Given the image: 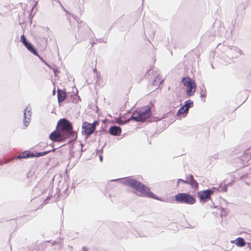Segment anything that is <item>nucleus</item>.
<instances>
[{
  "label": "nucleus",
  "mask_w": 251,
  "mask_h": 251,
  "mask_svg": "<svg viewBox=\"0 0 251 251\" xmlns=\"http://www.w3.org/2000/svg\"><path fill=\"white\" fill-rule=\"evenodd\" d=\"M75 20L78 22V37L82 40H85L88 37V34L92 31L91 28L82 22L80 23L75 18Z\"/></svg>",
  "instance_id": "7ed1b4c3"
},
{
  "label": "nucleus",
  "mask_w": 251,
  "mask_h": 251,
  "mask_svg": "<svg viewBox=\"0 0 251 251\" xmlns=\"http://www.w3.org/2000/svg\"><path fill=\"white\" fill-rule=\"evenodd\" d=\"M248 247L251 250V243L249 242L247 243Z\"/></svg>",
  "instance_id": "3c124183"
},
{
  "label": "nucleus",
  "mask_w": 251,
  "mask_h": 251,
  "mask_svg": "<svg viewBox=\"0 0 251 251\" xmlns=\"http://www.w3.org/2000/svg\"><path fill=\"white\" fill-rule=\"evenodd\" d=\"M57 92L58 103L59 105H60V103L63 102L67 97V95L64 89L58 88Z\"/></svg>",
  "instance_id": "4468645a"
},
{
  "label": "nucleus",
  "mask_w": 251,
  "mask_h": 251,
  "mask_svg": "<svg viewBox=\"0 0 251 251\" xmlns=\"http://www.w3.org/2000/svg\"><path fill=\"white\" fill-rule=\"evenodd\" d=\"M132 120L134 122H139L140 121H142V119L141 118V114L139 111V110H135L131 116L127 119V121Z\"/></svg>",
  "instance_id": "2eb2a0df"
},
{
  "label": "nucleus",
  "mask_w": 251,
  "mask_h": 251,
  "mask_svg": "<svg viewBox=\"0 0 251 251\" xmlns=\"http://www.w3.org/2000/svg\"><path fill=\"white\" fill-rule=\"evenodd\" d=\"M81 100V99L80 97L77 94H71L70 95V98L68 100V102H72V103L76 104L78 103L79 101Z\"/></svg>",
  "instance_id": "5701e85b"
},
{
  "label": "nucleus",
  "mask_w": 251,
  "mask_h": 251,
  "mask_svg": "<svg viewBox=\"0 0 251 251\" xmlns=\"http://www.w3.org/2000/svg\"><path fill=\"white\" fill-rule=\"evenodd\" d=\"M36 56H37L40 59V60L43 62L44 63V64L46 65V66H49V63L45 60L44 59V58L41 57L39 54L38 53V55H36Z\"/></svg>",
  "instance_id": "e433bc0d"
},
{
  "label": "nucleus",
  "mask_w": 251,
  "mask_h": 251,
  "mask_svg": "<svg viewBox=\"0 0 251 251\" xmlns=\"http://www.w3.org/2000/svg\"><path fill=\"white\" fill-rule=\"evenodd\" d=\"M80 145H81V152H82V151H83V144H82V143H80Z\"/></svg>",
  "instance_id": "5fc2aeb1"
},
{
  "label": "nucleus",
  "mask_w": 251,
  "mask_h": 251,
  "mask_svg": "<svg viewBox=\"0 0 251 251\" xmlns=\"http://www.w3.org/2000/svg\"><path fill=\"white\" fill-rule=\"evenodd\" d=\"M130 111H131V109H130V110H128V111L126 112V113H125L124 115H123L122 116V117H123V118H125V116H126V115H127V114H128L129 113H130Z\"/></svg>",
  "instance_id": "49530a36"
},
{
  "label": "nucleus",
  "mask_w": 251,
  "mask_h": 251,
  "mask_svg": "<svg viewBox=\"0 0 251 251\" xmlns=\"http://www.w3.org/2000/svg\"><path fill=\"white\" fill-rule=\"evenodd\" d=\"M58 2L59 3V4L60 5L61 7V8L64 11H66V9L65 8V7L62 5V4H61V3L58 1Z\"/></svg>",
  "instance_id": "79ce46f5"
},
{
  "label": "nucleus",
  "mask_w": 251,
  "mask_h": 251,
  "mask_svg": "<svg viewBox=\"0 0 251 251\" xmlns=\"http://www.w3.org/2000/svg\"><path fill=\"white\" fill-rule=\"evenodd\" d=\"M93 71H94V73H96V76H97V77H98V72H97V70L96 68L94 69Z\"/></svg>",
  "instance_id": "8fccbe9b"
},
{
  "label": "nucleus",
  "mask_w": 251,
  "mask_h": 251,
  "mask_svg": "<svg viewBox=\"0 0 251 251\" xmlns=\"http://www.w3.org/2000/svg\"><path fill=\"white\" fill-rule=\"evenodd\" d=\"M188 183L191 187L195 190H198L199 188V183L197 180L194 178L192 175H188Z\"/></svg>",
  "instance_id": "dca6fc26"
},
{
  "label": "nucleus",
  "mask_w": 251,
  "mask_h": 251,
  "mask_svg": "<svg viewBox=\"0 0 251 251\" xmlns=\"http://www.w3.org/2000/svg\"><path fill=\"white\" fill-rule=\"evenodd\" d=\"M231 243H234L237 247H243L246 245V242L242 237H238L235 240L231 241Z\"/></svg>",
  "instance_id": "4be33fe9"
},
{
  "label": "nucleus",
  "mask_w": 251,
  "mask_h": 251,
  "mask_svg": "<svg viewBox=\"0 0 251 251\" xmlns=\"http://www.w3.org/2000/svg\"><path fill=\"white\" fill-rule=\"evenodd\" d=\"M227 187L228 186L226 185V184H225L222 188V189H221V190L220 191V192H226L227 191Z\"/></svg>",
  "instance_id": "ea45409f"
},
{
  "label": "nucleus",
  "mask_w": 251,
  "mask_h": 251,
  "mask_svg": "<svg viewBox=\"0 0 251 251\" xmlns=\"http://www.w3.org/2000/svg\"><path fill=\"white\" fill-rule=\"evenodd\" d=\"M31 108L28 109L27 106L24 111L23 124L25 126H27L29 125L31 121Z\"/></svg>",
  "instance_id": "9d476101"
},
{
  "label": "nucleus",
  "mask_w": 251,
  "mask_h": 251,
  "mask_svg": "<svg viewBox=\"0 0 251 251\" xmlns=\"http://www.w3.org/2000/svg\"><path fill=\"white\" fill-rule=\"evenodd\" d=\"M100 130H97V131H95V135H99V136H101V132H100V133H99V132H100Z\"/></svg>",
  "instance_id": "37998d69"
},
{
  "label": "nucleus",
  "mask_w": 251,
  "mask_h": 251,
  "mask_svg": "<svg viewBox=\"0 0 251 251\" xmlns=\"http://www.w3.org/2000/svg\"><path fill=\"white\" fill-rule=\"evenodd\" d=\"M221 186H222V183H221L219 185V187H213L211 188H208L207 189H208V190H210V191H211V192H210V194L211 195H213L214 193V192L220 191V187Z\"/></svg>",
  "instance_id": "473e14b6"
},
{
  "label": "nucleus",
  "mask_w": 251,
  "mask_h": 251,
  "mask_svg": "<svg viewBox=\"0 0 251 251\" xmlns=\"http://www.w3.org/2000/svg\"><path fill=\"white\" fill-rule=\"evenodd\" d=\"M74 147L73 145L71 147H70V152H69V154H70V159H71V158L72 157H74V151H72V148Z\"/></svg>",
  "instance_id": "58836bf2"
},
{
  "label": "nucleus",
  "mask_w": 251,
  "mask_h": 251,
  "mask_svg": "<svg viewBox=\"0 0 251 251\" xmlns=\"http://www.w3.org/2000/svg\"><path fill=\"white\" fill-rule=\"evenodd\" d=\"M56 150V148H53L52 150L43 151L42 152H38L37 151H34L33 152V157H39L41 156H43L51 151H54Z\"/></svg>",
  "instance_id": "412c9836"
},
{
  "label": "nucleus",
  "mask_w": 251,
  "mask_h": 251,
  "mask_svg": "<svg viewBox=\"0 0 251 251\" xmlns=\"http://www.w3.org/2000/svg\"><path fill=\"white\" fill-rule=\"evenodd\" d=\"M50 69H51L52 70V68H55V66L53 65H50L49 64V66H47Z\"/></svg>",
  "instance_id": "c03bdc74"
},
{
  "label": "nucleus",
  "mask_w": 251,
  "mask_h": 251,
  "mask_svg": "<svg viewBox=\"0 0 251 251\" xmlns=\"http://www.w3.org/2000/svg\"><path fill=\"white\" fill-rule=\"evenodd\" d=\"M52 187H53V184H51V183H50V184H49V186L48 187V189H50L49 196H48L47 198L45 200H44V203L45 204H47L48 203V200L50 199L52 197V195L51 194L52 192V191H51V192H50L51 189L52 188Z\"/></svg>",
  "instance_id": "c85d7f7f"
},
{
  "label": "nucleus",
  "mask_w": 251,
  "mask_h": 251,
  "mask_svg": "<svg viewBox=\"0 0 251 251\" xmlns=\"http://www.w3.org/2000/svg\"><path fill=\"white\" fill-rule=\"evenodd\" d=\"M121 114H120V116H121ZM120 118V117L117 118L116 121L117 124H118L120 125H123L124 124H127L130 121H127V119L123 120H121Z\"/></svg>",
  "instance_id": "7c9ffc66"
},
{
  "label": "nucleus",
  "mask_w": 251,
  "mask_h": 251,
  "mask_svg": "<svg viewBox=\"0 0 251 251\" xmlns=\"http://www.w3.org/2000/svg\"><path fill=\"white\" fill-rule=\"evenodd\" d=\"M212 205H213L215 208H217L218 207H219V206H215L214 202L212 201Z\"/></svg>",
  "instance_id": "bf43d9fd"
},
{
  "label": "nucleus",
  "mask_w": 251,
  "mask_h": 251,
  "mask_svg": "<svg viewBox=\"0 0 251 251\" xmlns=\"http://www.w3.org/2000/svg\"><path fill=\"white\" fill-rule=\"evenodd\" d=\"M163 81V80H161V78L159 75H157L154 78L153 80L151 82V85L154 86H158V84H161Z\"/></svg>",
  "instance_id": "393cba45"
},
{
  "label": "nucleus",
  "mask_w": 251,
  "mask_h": 251,
  "mask_svg": "<svg viewBox=\"0 0 251 251\" xmlns=\"http://www.w3.org/2000/svg\"><path fill=\"white\" fill-rule=\"evenodd\" d=\"M20 41L22 43V44L24 45L25 43H26L28 40L26 38L25 35L23 34L20 37Z\"/></svg>",
  "instance_id": "c9c22d12"
},
{
  "label": "nucleus",
  "mask_w": 251,
  "mask_h": 251,
  "mask_svg": "<svg viewBox=\"0 0 251 251\" xmlns=\"http://www.w3.org/2000/svg\"><path fill=\"white\" fill-rule=\"evenodd\" d=\"M183 106L186 108V109L188 110L192 108L194 105L193 101L191 100H186L183 103Z\"/></svg>",
  "instance_id": "cd10ccee"
},
{
  "label": "nucleus",
  "mask_w": 251,
  "mask_h": 251,
  "mask_svg": "<svg viewBox=\"0 0 251 251\" xmlns=\"http://www.w3.org/2000/svg\"><path fill=\"white\" fill-rule=\"evenodd\" d=\"M95 121L92 123L86 121L82 123L81 133L86 136V138H88L91 134L94 132L95 130Z\"/></svg>",
  "instance_id": "39448f33"
},
{
  "label": "nucleus",
  "mask_w": 251,
  "mask_h": 251,
  "mask_svg": "<svg viewBox=\"0 0 251 251\" xmlns=\"http://www.w3.org/2000/svg\"><path fill=\"white\" fill-rule=\"evenodd\" d=\"M52 71L53 72L54 76H56L57 74L60 72L59 70H58L56 66H55V68H52Z\"/></svg>",
  "instance_id": "4c0bfd02"
},
{
  "label": "nucleus",
  "mask_w": 251,
  "mask_h": 251,
  "mask_svg": "<svg viewBox=\"0 0 251 251\" xmlns=\"http://www.w3.org/2000/svg\"><path fill=\"white\" fill-rule=\"evenodd\" d=\"M30 174H31V173L30 172H28V173H26V176L27 178H29Z\"/></svg>",
  "instance_id": "de8ad7c7"
},
{
  "label": "nucleus",
  "mask_w": 251,
  "mask_h": 251,
  "mask_svg": "<svg viewBox=\"0 0 251 251\" xmlns=\"http://www.w3.org/2000/svg\"><path fill=\"white\" fill-rule=\"evenodd\" d=\"M56 127H58V129L64 134L73 127L72 123L66 118L60 119L57 123Z\"/></svg>",
  "instance_id": "20e7f679"
},
{
  "label": "nucleus",
  "mask_w": 251,
  "mask_h": 251,
  "mask_svg": "<svg viewBox=\"0 0 251 251\" xmlns=\"http://www.w3.org/2000/svg\"><path fill=\"white\" fill-rule=\"evenodd\" d=\"M230 50L233 52L232 55H231L232 58L238 57L239 55L244 54L242 51L238 48L235 46H231L230 49Z\"/></svg>",
  "instance_id": "aec40b11"
},
{
  "label": "nucleus",
  "mask_w": 251,
  "mask_h": 251,
  "mask_svg": "<svg viewBox=\"0 0 251 251\" xmlns=\"http://www.w3.org/2000/svg\"><path fill=\"white\" fill-rule=\"evenodd\" d=\"M211 67L213 69L214 68V67H213V65L212 64H211Z\"/></svg>",
  "instance_id": "774afa93"
},
{
  "label": "nucleus",
  "mask_w": 251,
  "mask_h": 251,
  "mask_svg": "<svg viewBox=\"0 0 251 251\" xmlns=\"http://www.w3.org/2000/svg\"><path fill=\"white\" fill-rule=\"evenodd\" d=\"M126 103L125 104L124 106H123V108H125V107H126Z\"/></svg>",
  "instance_id": "69168bd1"
},
{
  "label": "nucleus",
  "mask_w": 251,
  "mask_h": 251,
  "mask_svg": "<svg viewBox=\"0 0 251 251\" xmlns=\"http://www.w3.org/2000/svg\"><path fill=\"white\" fill-rule=\"evenodd\" d=\"M181 82L185 87H189L196 84L194 80L191 78L189 76L182 77Z\"/></svg>",
  "instance_id": "f3484780"
},
{
  "label": "nucleus",
  "mask_w": 251,
  "mask_h": 251,
  "mask_svg": "<svg viewBox=\"0 0 251 251\" xmlns=\"http://www.w3.org/2000/svg\"><path fill=\"white\" fill-rule=\"evenodd\" d=\"M108 132L112 136H117L122 132L121 128L116 125H112L109 128Z\"/></svg>",
  "instance_id": "f8f14e48"
},
{
  "label": "nucleus",
  "mask_w": 251,
  "mask_h": 251,
  "mask_svg": "<svg viewBox=\"0 0 251 251\" xmlns=\"http://www.w3.org/2000/svg\"><path fill=\"white\" fill-rule=\"evenodd\" d=\"M251 157V151L250 150L248 149L244 151V155L242 156L243 158H246V160H248L249 158Z\"/></svg>",
  "instance_id": "2f4dec72"
},
{
  "label": "nucleus",
  "mask_w": 251,
  "mask_h": 251,
  "mask_svg": "<svg viewBox=\"0 0 251 251\" xmlns=\"http://www.w3.org/2000/svg\"><path fill=\"white\" fill-rule=\"evenodd\" d=\"M24 45L28 51L33 53L34 55H38V51L30 42L28 41L26 43L24 44Z\"/></svg>",
  "instance_id": "6ab92c4d"
},
{
  "label": "nucleus",
  "mask_w": 251,
  "mask_h": 251,
  "mask_svg": "<svg viewBox=\"0 0 251 251\" xmlns=\"http://www.w3.org/2000/svg\"><path fill=\"white\" fill-rule=\"evenodd\" d=\"M98 40L100 43H101V42H103V40L102 38H100V39H98Z\"/></svg>",
  "instance_id": "864d4df0"
},
{
  "label": "nucleus",
  "mask_w": 251,
  "mask_h": 251,
  "mask_svg": "<svg viewBox=\"0 0 251 251\" xmlns=\"http://www.w3.org/2000/svg\"><path fill=\"white\" fill-rule=\"evenodd\" d=\"M65 137V141L67 138H71L68 141V143H71L72 142H75L77 137V132L75 130H73V128L68 131L64 134Z\"/></svg>",
  "instance_id": "9b49d317"
},
{
  "label": "nucleus",
  "mask_w": 251,
  "mask_h": 251,
  "mask_svg": "<svg viewBox=\"0 0 251 251\" xmlns=\"http://www.w3.org/2000/svg\"><path fill=\"white\" fill-rule=\"evenodd\" d=\"M50 146L52 147L53 148L54 144L52 143L50 144Z\"/></svg>",
  "instance_id": "052dcab7"
},
{
  "label": "nucleus",
  "mask_w": 251,
  "mask_h": 251,
  "mask_svg": "<svg viewBox=\"0 0 251 251\" xmlns=\"http://www.w3.org/2000/svg\"><path fill=\"white\" fill-rule=\"evenodd\" d=\"M218 209L221 210V217H223V216L226 217V216L227 212L224 208L219 206V208Z\"/></svg>",
  "instance_id": "f704fd0d"
},
{
  "label": "nucleus",
  "mask_w": 251,
  "mask_h": 251,
  "mask_svg": "<svg viewBox=\"0 0 251 251\" xmlns=\"http://www.w3.org/2000/svg\"><path fill=\"white\" fill-rule=\"evenodd\" d=\"M251 234H249V237L248 238H249L251 239Z\"/></svg>",
  "instance_id": "0e129e2a"
},
{
  "label": "nucleus",
  "mask_w": 251,
  "mask_h": 251,
  "mask_svg": "<svg viewBox=\"0 0 251 251\" xmlns=\"http://www.w3.org/2000/svg\"><path fill=\"white\" fill-rule=\"evenodd\" d=\"M188 110L186 109V108L183 106V105H181L180 107L179 108L178 110L177 111L176 116L178 117L180 115L183 114L186 112L188 113Z\"/></svg>",
  "instance_id": "c756f323"
},
{
  "label": "nucleus",
  "mask_w": 251,
  "mask_h": 251,
  "mask_svg": "<svg viewBox=\"0 0 251 251\" xmlns=\"http://www.w3.org/2000/svg\"><path fill=\"white\" fill-rule=\"evenodd\" d=\"M106 145V143L101 147V148L100 149H97L96 151L97 154L99 156L100 161V162H102L103 161V156H102V153H103V150L104 147Z\"/></svg>",
  "instance_id": "a878e982"
},
{
  "label": "nucleus",
  "mask_w": 251,
  "mask_h": 251,
  "mask_svg": "<svg viewBox=\"0 0 251 251\" xmlns=\"http://www.w3.org/2000/svg\"><path fill=\"white\" fill-rule=\"evenodd\" d=\"M200 97L201 98H204L206 97L207 93L205 87L204 85H201L200 86Z\"/></svg>",
  "instance_id": "bb28decb"
},
{
  "label": "nucleus",
  "mask_w": 251,
  "mask_h": 251,
  "mask_svg": "<svg viewBox=\"0 0 251 251\" xmlns=\"http://www.w3.org/2000/svg\"><path fill=\"white\" fill-rule=\"evenodd\" d=\"M112 181H120L125 186H128L141 194L142 196L151 198L160 201H165L163 198L158 197L151 191L150 188L141 182L129 176L123 178L114 179Z\"/></svg>",
  "instance_id": "f257e3e1"
},
{
  "label": "nucleus",
  "mask_w": 251,
  "mask_h": 251,
  "mask_svg": "<svg viewBox=\"0 0 251 251\" xmlns=\"http://www.w3.org/2000/svg\"><path fill=\"white\" fill-rule=\"evenodd\" d=\"M233 183V181H231L230 182H228L227 183V184H226V185L227 186H231L232 185Z\"/></svg>",
  "instance_id": "09e8293b"
},
{
  "label": "nucleus",
  "mask_w": 251,
  "mask_h": 251,
  "mask_svg": "<svg viewBox=\"0 0 251 251\" xmlns=\"http://www.w3.org/2000/svg\"><path fill=\"white\" fill-rule=\"evenodd\" d=\"M139 110L140 114H141V118L143 121L150 117L151 111L149 106L143 107Z\"/></svg>",
  "instance_id": "ddd939ff"
},
{
  "label": "nucleus",
  "mask_w": 251,
  "mask_h": 251,
  "mask_svg": "<svg viewBox=\"0 0 251 251\" xmlns=\"http://www.w3.org/2000/svg\"><path fill=\"white\" fill-rule=\"evenodd\" d=\"M65 13H66V15H71L70 12L68 11H67V10H66V11H65Z\"/></svg>",
  "instance_id": "6e6d98bb"
},
{
  "label": "nucleus",
  "mask_w": 251,
  "mask_h": 251,
  "mask_svg": "<svg viewBox=\"0 0 251 251\" xmlns=\"http://www.w3.org/2000/svg\"><path fill=\"white\" fill-rule=\"evenodd\" d=\"M154 34H155V32L153 31V32H152V33L151 36H152V37H154Z\"/></svg>",
  "instance_id": "680f3d73"
},
{
  "label": "nucleus",
  "mask_w": 251,
  "mask_h": 251,
  "mask_svg": "<svg viewBox=\"0 0 251 251\" xmlns=\"http://www.w3.org/2000/svg\"><path fill=\"white\" fill-rule=\"evenodd\" d=\"M82 250L83 251H88L87 248L84 247H82Z\"/></svg>",
  "instance_id": "603ef678"
},
{
  "label": "nucleus",
  "mask_w": 251,
  "mask_h": 251,
  "mask_svg": "<svg viewBox=\"0 0 251 251\" xmlns=\"http://www.w3.org/2000/svg\"><path fill=\"white\" fill-rule=\"evenodd\" d=\"M91 47H92L96 44V43L94 42H91Z\"/></svg>",
  "instance_id": "4d7b16f0"
},
{
  "label": "nucleus",
  "mask_w": 251,
  "mask_h": 251,
  "mask_svg": "<svg viewBox=\"0 0 251 251\" xmlns=\"http://www.w3.org/2000/svg\"><path fill=\"white\" fill-rule=\"evenodd\" d=\"M101 130L102 132L105 133H107L108 132V131H107V130L106 129H105L104 128H103L102 127H101Z\"/></svg>",
  "instance_id": "a18cd8bd"
},
{
  "label": "nucleus",
  "mask_w": 251,
  "mask_h": 251,
  "mask_svg": "<svg viewBox=\"0 0 251 251\" xmlns=\"http://www.w3.org/2000/svg\"><path fill=\"white\" fill-rule=\"evenodd\" d=\"M218 158H219V154L218 153H215L213 155L210 156L209 157V159H210L211 158H214L215 159H218Z\"/></svg>",
  "instance_id": "a19ab883"
},
{
  "label": "nucleus",
  "mask_w": 251,
  "mask_h": 251,
  "mask_svg": "<svg viewBox=\"0 0 251 251\" xmlns=\"http://www.w3.org/2000/svg\"><path fill=\"white\" fill-rule=\"evenodd\" d=\"M243 159H240V158H237L236 159V161H238V160H243Z\"/></svg>",
  "instance_id": "e2e57ef3"
},
{
  "label": "nucleus",
  "mask_w": 251,
  "mask_h": 251,
  "mask_svg": "<svg viewBox=\"0 0 251 251\" xmlns=\"http://www.w3.org/2000/svg\"><path fill=\"white\" fill-rule=\"evenodd\" d=\"M59 130L56 128L50 133L49 138L52 142L63 143L65 142L64 134L63 132H60Z\"/></svg>",
  "instance_id": "0eeeda50"
},
{
  "label": "nucleus",
  "mask_w": 251,
  "mask_h": 251,
  "mask_svg": "<svg viewBox=\"0 0 251 251\" xmlns=\"http://www.w3.org/2000/svg\"><path fill=\"white\" fill-rule=\"evenodd\" d=\"M174 200L176 203L193 205L196 202L195 195L190 194L189 192L178 193L174 196Z\"/></svg>",
  "instance_id": "f03ea898"
},
{
  "label": "nucleus",
  "mask_w": 251,
  "mask_h": 251,
  "mask_svg": "<svg viewBox=\"0 0 251 251\" xmlns=\"http://www.w3.org/2000/svg\"><path fill=\"white\" fill-rule=\"evenodd\" d=\"M240 179L243 180L248 185H251V168H248V170L243 171L239 174Z\"/></svg>",
  "instance_id": "1a4fd4ad"
},
{
  "label": "nucleus",
  "mask_w": 251,
  "mask_h": 251,
  "mask_svg": "<svg viewBox=\"0 0 251 251\" xmlns=\"http://www.w3.org/2000/svg\"><path fill=\"white\" fill-rule=\"evenodd\" d=\"M196 84L187 87V88L186 89V93L188 96L190 97L194 95L196 90Z\"/></svg>",
  "instance_id": "b1692460"
},
{
  "label": "nucleus",
  "mask_w": 251,
  "mask_h": 251,
  "mask_svg": "<svg viewBox=\"0 0 251 251\" xmlns=\"http://www.w3.org/2000/svg\"><path fill=\"white\" fill-rule=\"evenodd\" d=\"M188 176H187L186 177V179H181V178H178L177 180V183H176V186L177 187H178L179 186V183L180 182H182L183 183H184V184H187V183H188Z\"/></svg>",
  "instance_id": "72a5a7b5"
},
{
  "label": "nucleus",
  "mask_w": 251,
  "mask_h": 251,
  "mask_svg": "<svg viewBox=\"0 0 251 251\" xmlns=\"http://www.w3.org/2000/svg\"><path fill=\"white\" fill-rule=\"evenodd\" d=\"M60 190L59 189L57 188L56 189V194H57L58 193H60Z\"/></svg>",
  "instance_id": "13d9d810"
},
{
  "label": "nucleus",
  "mask_w": 251,
  "mask_h": 251,
  "mask_svg": "<svg viewBox=\"0 0 251 251\" xmlns=\"http://www.w3.org/2000/svg\"><path fill=\"white\" fill-rule=\"evenodd\" d=\"M176 97L177 98L176 100H174V101L170 102V109L172 108V109H171L170 111L163 114L160 118H159L158 117H153V121L156 122L157 121H160L164 118L167 117L169 115L172 114L173 113V110L176 108L179 105H180V103H181V101L180 100H179L178 96H176Z\"/></svg>",
  "instance_id": "423d86ee"
},
{
  "label": "nucleus",
  "mask_w": 251,
  "mask_h": 251,
  "mask_svg": "<svg viewBox=\"0 0 251 251\" xmlns=\"http://www.w3.org/2000/svg\"><path fill=\"white\" fill-rule=\"evenodd\" d=\"M33 158V152L29 150H26L21 152L17 157L18 159H26Z\"/></svg>",
  "instance_id": "a211bd4d"
},
{
  "label": "nucleus",
  "mask_w": 251,
  "mask_h": 251,
  "mask_svg": "<svg viewBox=\"0 0 251 251\" xmlns=\"http://www.w3.org/2000/svg\"><path fill=\"white\" fill-rule=\"evenodd\" d=\"M201 101H203V102H205V100H201Z\"/></svg>",
  "instance_id": "338daca9"
},
{
  "label": "nucleus",
  "mask_w": 251,
  "mask_h": 251,
  "mask_svg": "<svg viewBox=\"0 0 251 251\" xmlns=\"http://www.w3.org/2000/svg\"><path fill=\"white\" fill-rule=\"evenodd\" d=\"M210 192V190L205 189L197 192V196L200 203H204L209 201H211V194Z\"/></svg>",
  "instance_id": "6e6552de"
}]
</instances>
